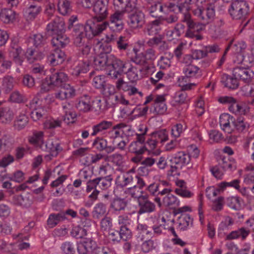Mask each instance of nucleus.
I'll return each mask as SVG.
<instances>
[{
    "instance_id": "nucleus-50",
    "label": "nucleus",
    "mask_w": 254,
    "mask_h": 254,
    "mask_svg": "<svg viewBox=\"0 0 254 254\" xmlns=\"http://www.w3.org/2000/svg\"><path fill=\"white\" fill-rule=\"evenodd\" d=\"M166 53L165 56L161 57L158 61V65L160 69H167L169 68L171 65V60L173 58V55L171 53Z\"/></svg>"
},
{
    "instance_id": "nucleus-3",
    "label": "nucleus",
    "mask_w": 254,
    "mask_h": 254,
    "mask_svg": "<svg viewBox=\"0 0 254 254\" xmlns=\"http://www.w3.org/2000/svg\"><path fill=\"white\" fill-rule=\"evenodd\" d=\"M154 201L160 208L164 206L170 209H175V215L186 212L189 209V207L187 206L176 209L179 206L180 202L178 198L172 194H168L163 198L162 201L159 196H156L154 198Z\"/></svg>"
},
{
    "instance_id": "nucleus-11",
    "label": "nucleus",
    "mask_w": 254,
    "mask_h": 254,
    "mask_svg": "<svg viewBox=\"0 0 254 254\" xmlns=\"http://www.w3.org/2000/svg\"><path fill=\"white\" fill-rule=\"evenodd\" d=\"M149 194H144V196H142L138 202L139 209L138 213L139 214L143 213H150L154 212L156 210V205L153 202L149 199Z\"/></svg>"
},
{
    "instance_id": "nucleus-57",
    "label": "nucleus",
    "mask_w": 254,
    "mask_h": 254,
    "mask_svg": "<svg viewBox=\"0 0 254 254\" xmlns=\"http://www.w3.org/2000/svg\"><path fill=\"white\" fill-rule=\"evenodd\" d=\"M227 205L234 210H239L241 207L240 198L237 196L229 197L226 199Z\"/></svg>"
},
{
    "instance_id": "nucleus-22",
    "label": "nucleus",
    "mask_w": 254,
    "mask_h": 254,
    "mask_svg": "<svg viewBox=\"0 0 254 254\" xmlns=\"http://www.w3.org/2000/svg\"><path fill=\"white\" fill-rule=\"evenodd\" d=\"M93 146L99 151L105 150L107 153H110L115 151L116 147L113 146H107V141L106 139L98 137L94 140Z\"/></svg>"
},
{
    "instance_id": "nucleus-48",
    "label": "nucleus",
    "mask_w": 254,
    "mask_h": 254,
    "mask_svg": "<svg viewBox=\"0 0 254 254\" xmlns=\"http://www.w3.org/2000/svg\"><path fill=\"white\" fill-rule=\"evenodd\" d=\"M245 170L247 173L244 177V183L247 185L254 183V164H248Z\"/></svg>"
},
{
    "instance_id": "nucleus-31",
    "label": "nucleus",
    "mask_w": 254,
    "mask_h": 254,
    "mask_svg": "<svg viewBox=\"0 0 254 254\" xmlns=\"http://www.w3.org/2000/svg\"><path fill=\"white\" fill-rule=\"evenodd\" d=\"M89 63L86 61H78L74 64L71 73L77 76L81 73H86L89 70Z\"/></svg>"
},
{
    "instance_id": "nucleus-61",
    "label": "nucleus",
    "mask_w": 254,
    "mask_h": 254,
    "mask_svg": "<svg viewBox=\"0 0 254 254\" xmlns=\"http://www.w3.org/2000/svg\"><path fill=\"white\" fill-rule=\"evenodd\" d=\"M151 135L153 136V138L156 140L158 144L165 142L168 139V134L165 129H162L153 132Z\"/></svg>"
},
{
    "instance_id": "nucleus-41",
    "label": "nucleus",
    "mask_w": 254,
    "mask_h": 254,
    "mask_svg": "<svg viewBox=\"0 0 254 254\" xmlns=\"http://www.w3.org/2000/svg\"><path fill=\"white\" fill-rule=\"evenodd\" d=\"M189 100L187 93L183 91H178L175 94L173 97V105H181L187 103Z\"/></svg>"
},
{
    "instance_id": "nucleus-18",
    "label": "nucleus",
    "mask_w": 254,
    "mask_h": 254,
    "mask_svg": "<svg viewBox=\"0 0 254 254\" xmlns=\"http://www.w3.org/2000/svg\"><path fill=\"white\" fill-rule=\"evenodd\" d=\"M190 161V154L183 151L178 152L175 154L171 159L172 164L178 165V167L183 168V167L188 165Z\"/></svg>"
},
{
    "instance_id": "nucleus-47",
    "label": "nucleus",
    "mask_w": 254,
    "mask_h": 254,
    "mask_svg": "<svg viewBox=\"0 0 254 254\" xmlns=\"http://www.w3.org/2000/svg\"><path fill=\"white\" fill-rule=\"evenodd\" d=\"M233 126L234 130L236 129L238 132H243L249 128L250 125L244 118L240 117L237 119L234 118Z\"/></svg>"
},
{
    "instance_id": "nucleus-44",
    "label": "nucleus",
    "mask_w": 254,
    "mask_h": 254,
    "mask_svg": "<svg viewBox=\"0 0 254 254\" xmlns=\"http://www.w3.org/2000/svg\"><path fill=\"white\" fill-rule=\"evenodd\" d=\"M127 206V203L124 199L117 198L114 199L111 202L110 208L112 212L117 213L123 210Z\"/></svg>"
},
{
    "instance_id": "nucleus-55",
    "label": "nucleus",
    "mask_w": 254,
    "mask_h": 254,
    "mask_svg": "<svg viewBox=\"0 0 254 254\" xmlns=\"http://www.w3.org/2000/svg\"><path fill=\"white\" fill-rule=\"evenodd\" d=\"M14 78L9 75L4 76L2 80L1 89L6 92H9L14 86Z\"/></svg>"
},
{
    "instance_id": "nucleus-23",
    "label": "nucleus",
    "mask_w": 254,
    "mask_h": 254,
    "mask_svg": "<svg viewBox=\"0 0 254 254\" xmlns=\"http://www.w3.org/2000/svg\"><path fill=\"white\" fill-rule=\"evenodd\" d=\"M234 224V221L231 217L227 216L220 222L218 228V235L222 238L225 236L227 231Z\"/></svg>"
},
{
    "instance_id": "nucleus-5",
    "label": "nucleus",
    "mask_w": 254,
    "mask_h": 254,
    "mask_svg": "<svg viewBox=\"0 0 254 254\" xmlns=\"http://www.w3.org/2000/svg\"><path fill=\"white\" fill-rule=\"evenodd\" d=\"M193 13L204 23L208 24L214 19L215 16V6L213 4H210L204 9L197 7L193 10Z\"/></svg>"
},
{
    "instance_id": "nucleus-64",
    "label": "nucleus",
    "mask_w": 254,
    "mask_h": 254,
    "mask_svg": "<svg viewBox=\"0 0 254 254\" xmlns=\"http://www.w3.org/2000/svg\"><path fill=\"white\" fill-rule=\"evenodd\" d=\"M177 8H178V5L174 2L167 1L160 5L159 11L161 12L167 13L170 11H174Z\"/></svg>"
},
{
    "instance_id": "nucleus-42",
    "label": "nucleus",
    "mask_w": 254,
    "mask_h": 254,
    "mask_svg": "<svg viewBox=\"0 0 254 254\" xmlns=\"http://www.w3.org/2000/svg\"><path fill=\"white\" fill-rule=\"evenodd\" d=\"M13 202L25 207H29L32 204V200L28 195H17L13 197Z\"/></svg>"
},
{
    "instance_id": "nucleus-40",
    "label": "nucleus",
    "mask_w": 254,
    "mask_h": 254,
    "mask_svg": "<svg viewBox=\"0 0 254 254\" xmlns=\"http://www.w3.org/2000/svg\"><path fill=\"white\" fill-rule=\"evenodd\" d=\"M26 56L28 63L29 64H33L34 62L42 59L44 55L42 53L38 51L28 49L26 51Z\"/></svg>"
},
{
    "instance_id": "nucleus-56",
    "label": "nucleus",
    "mask_w": 254,
    "mask_h": 254,
    "mask_svg": "<svg viewBox=\"0 0 254 254\" xmlns=\"http://www.w3.org/2000/svg\"><path fill=\"white\" fill-rule=\"evenodd\" d=\"M108 160L112 162L113 165L119 167L122 166L124 163L123 155L118 153L109 156Z\"/></svg>"
},
{
    "instance_id": "nucleus-1",
    "label": "nucleus",
    "mask_w": 254,
    "mask_h": 254,
    "mask_svg": "<svg viewBox=\"0 0 254 254\" xmlns=\"http://www.w3.org/2000/svg\"><path fill=\"white\" fill-rule=\"evenodd\" d=\"M109 26V23L107 21H99L94 19L93 21H88L85 26L83 25H77L75 26L73 30V36H74V43L78 47L83 45L85 36L89 35L90 32L93 36H96L101 34Z\"/></svg>"
},
{
    "instance_id": "nucleus-33",
    "label": "nucleus",
    "mask_w": 254,
    "mask_h": 254,
    "mask_svg": "<svg viewBox=\"0 0 254 254\" xmlns=\"http://www.w3.org/2000/svg\"><path fill=\"white\" fill-rule=\"evenodd\" d=\"M58 11L62 15H69L72 11V6L69 0H58Z\"/></svg>"
},
{
    "instance_id": "nucleus-32",
    "label": "nucleus",
    "mask_w": 254,
    "mask_h": 254,
    "mask_svg": "<svg viewBox=\"0 0 254 254\" xmlns=\"http://www.w3.org/2000/svg\"><path fill=\"white\" fill-rule=\"evenodd\" d=\"M66 217L64 214L52 213L49 215L47 221V225L49 228H53L56 226L60 222L64 220Z\"/></svg>"
},
{
    "instance_id": "nucleus-38",
    "label": "nucleus",
    "mask_w": 254,
    "mask_h": 254,
    "mask_svg": "<svg viewBox=\"0 0 254 254\" xmlns=\"http://www.w3.org/2000/svg\"><path fill=\"white\" fill-rule=\"evenodd\" d=\"M186 76L189 78H198L201 75V71L197 66L189 65L183 69Z\"/></svg>"
},
{
    "instance_id": "nucleus-28",
    "label": "nucleus",
    "mask_w": 254,
    "mask_h": 254,
    "mask_svg": "<svg viewBox=\"0 0 254 254\" xmlns=\"http://www.w3.org/2000/svg\"><path fill=\"white\" fill-rule=\"evenodd\" d=\"M238 79V78L235 77L234 76L232 77L227 74L224 73L222 75L221 82L225 87L229 89H235L239 85Z\"/></svg>"
},
{
    "instance_id": "nucleus-54",
    "label": "nucleus",
    "mask_w": 254,
    "mask_h": 254,
    "mask_svg": "<svg viewBox=\"0 0 254 254\" xmlns=\"http://www.w3.org/2000/svg\"><path fill=\"white\" fill-rule=\"evenodd\" d=\"M127 192L131 197L137 198L138 202L141 200L142 196H144V192L136 186L127 189Z\"/></svg>"
},
{
    "instance_id": "nucleus-58",
    "label": "nucleus",
    "mask_w": 254,
    "mask_h": 254,
    "mask_svg": "<svg viewBox=\"0 0 254 254\" xmlns=\"http://www.w3.org/2000/svg\"><path fill=\"white\" fill-rule=\"evenodd\" d=\"M62 254H75V249L74 244L68 241L65 242L61 245Z\"/></svg>"
},
{
    "instance_id": "nucleus-46",
    "label": "nucleus",
    "mask_w": 254,
    "mask_h": 254,
    "mask_svg": "<svg viewBox=\"0 0 254 254\" xmlns=\"http://www.w3.org/2000/svg\"><path fill=\"white\" fill-rule=\"evenodd\" d=\"M233 61L236 64H243L248 66L253 62V58L249 56H245L244 54L234 53Z\"/></svg>"
},
{
    "instance_id": "nucleus-15",
    "label": "nucleus",
    "mask_w": 254,
    "mask_h": 254,
    "mask_svg": "<svg viewBox=\"0 0 254 254\" xmlns=\"http://www.w3.org/2000/svg\"><path fill=\"white\" fill-rule=\"evenodd\" d=\"M153 113L156 115H164L166 113L167 106L166 104L165 95H157L154 99L153 103Z\"/></svg>"
},
{
    "instance_id": "nucleus-52",
    "label": "nucleus",
    "mask_w": 254,
    "mask_h": 254,
    "mask_svg": "<svg viewBox=\"0 0 254 254\" xmlns=\"http://www.w3.org/2000/svg\"><path fill=\"white\" fill-rule=\"evenodd\" d=\"M100 224L102 231L109 233L113 227L112 218L109 216H105L101 219Z\"/></svg>"
},
{
    "instance_id": "nucleus-25",
    "label": "nucleus",
    "mask_w": 254,
    "mask_h": 254,
    "mask_svg": "<svg viewBox=\"0 0 254 254\" xmlns=\"http://www.w3.org/2000/svg\"><path fill=\"white\" fill-rule=\"evenodd\" d=\"M250 234V230H248L245 227H241L226 235L225 239L226 240H232L241 238L242 240H245Z\"/></svg>"
},
{
    "instance_id": "nucleus-36",
    "label": "nucleus",
    "mask_w": 254,
    "mask_h": 254,
    "mask_svg": "<svg viewBox=\"0 0 254 254\" xmlns=\"http://www.w3.org/2000/svg\"><path fill=\"white\" fill-rule=\"evenodd\" d=\"M15 19V12L9 8H3L0 11V20L5 23H10Z\"/></svg>"
},
{
    "instance_id": "nucleus-27",
    "label": "nucleus",
    "mask_w": 254,
    "mask_h": 254,
    "mask_svg": "<svg viewBox=\"0 0 254 254\" xmlns=\"http://www.w3.org/2000/svg\"><path fill=\"white\" fill-rule=\"evenodd\" d=\"M52 37V44L53 46L57 47V48L64 47L69 42V38L63 32L59 33Z\"/></svg>"
},
{
    "instance_id": "nucleus-59",
    "label": "nucleus",
    "mask_w": 254,
    "mask_h": 254,
    "mask_svg": "<svg viewBox=\"0 0 254 254\" xmlns=\"http://www.w3.org/2000/svg\"><path fill=\"white\" fill-rule=\"evenodd\" d=\"M186 128L187 126L185 124H177L172 127L171 135L175 138L179 137Z\"/></svg>"
},
{
    "instance_id": "nucleus-17",
    "label": "nucleus",
    "mask_w": 254,
    "mask_h": 254,
    "mask_svg": "<svg viewBox=\"0 0 254 254\" xmlns=\"http://www.w3.org/2000/svg\"><path fill=\"white\" fill-rule=\"evenodd\" d=\"M113 122L107 120H102L92 127V132L90 135L95 136L99 134H103L107 130L110 129L113 126Z\"/></svg>"
},
{
    "instance_id": "nucleus-63",
    "label": "nucleus",
    "mask_w": 254,
    "mask_h": 254,
    "mask_svg": "<svg viewBox=\"0 0 254 254\" xmlns=\"http://www.w3.org/2000/svg\"><path fill=\"white\" fill-rule=\"evenodd\" d=\"M156 245L154 241L149 239L145 240L141 245L142 252L145 253H149L155 249Z\"/></svg>"
},
{
    "instance_id": "nucleus-35",
    "label": "nucleus",
    "mask_w": 254,
    "mask_h": 254,
    "mask_svg": "<svg viewBox=\"0 0 254 254\" xmlns=\"http://www.w3.org/2000/svg\"><path fill=\"white\" fill-rule=\"evenodd\" d=\"M127 62H124L114 55H109L108 67L113 69L124 70Z\"/></svg>"
},
{
    "instance_id": "nucleus-26",
    "label": "nucleus",
    "mask_w": 254,
    "mask_h": 254,
    "mask_svg": "<svg viewBox=\"0 0 254 254\" xmlns=\"http://www.w3.org/2000/svg\"><path fill=\"white\" fill-rule=\"evenodd\" d=\"M193 219L188 214H182L177 219L178 227L181 230H186L192 225Z\"/></svg>"
},
{
    "instance_id": "nucleus-7",
    "label": "nucleus",
    "mask_w": 254,
    "mask_h": 254,
    "mask_svg": "<svg viewBox=\"0 0 254 254\" xmlns=\"http://www.w3.org/2000/svg\"><path fill=\"white\" fill-rule=\"evenodd\" d=\"M109 0H97L93 7L95 13L93 19L104 20L108 15V4Z\"/></svg>"
},
{
    "instance_id": "nucleus-30",
    "label": "nucleus",
    "mask_w": 254,
    "mask_h": 254,
    "mask_svg": "<svg viewBox=\"0 0 254 254\" xmlns=\"http://www.w3.org/2000/svg\"><path fill=\"white\" fill-rule=\"evenodd\" d=\"M14 113L9 107L0 108V121L4 124H9L13 120Z\"/></svg>"
},
{
    "instance_id": "nucleus-4",
    "label": "nucleus",
    "mask_w": 254,
    "mask_h": 254,
    "mask_svg": "<svg viewBox=\"0 0 254 254\" xmlns=\"http://www.w3.org/2000/svg\"><path fill=\"white\" fill-rule=\"evenodd\" d=\"M249 11L248 3L245 0H237L233 1L229 8V12L233 19L244 18Z\"/></svg>"
},
{
    "instance_id": "nucleus-13",
    "label": "nucleus",
    "mask_w": 254,
    "mask_h": 254,
    "mask_svg": "<svg viewBox=\"0 0 254 254\" xmlns=\"http://www.w3.org/2000/svg\"><path fill=\"white\" fill-rule=\"evenodd\" d=\"M98 247L93 240L85 239L78 244L77 250L78 254H91Z\"/></svg>"
},
{
    "instance_id": "nucleus-51",
    "label": "nucleus",
    "mask_w": 254,
    "mask_h": 254,
    "mask_svg": "<svg viewBox=\"0 0 254 254\" xmlns=\"http://www.w3.org/2000/svg\"><path fill=\"white\" fill-rule=\"evenodd\" d=\"M220 165L224 172L226 171H232L236 169L235 161L228 158H223Z\"/></svg>"
},
{
    "instance_id": "nucleus-34",
    "label": "nucleus",
    "mask_w": 254,
    "mask_h": 254,
    "mask_svg": "<svg viewBox=\"0 0 254 254\" xmlns=\"http://www.w3.org/2000/svg\"><path fill=\"white\" fill-rule=\"evenodd\" d=\"M133 176L131 172H128L118 176L116 179V184L122 188L130 184L133 182Z\"/></svg>"
},
{
    "instance_id": "nucleus-39",
    "label": "nucleus",
    "mask_w": 254,
    "mask_h": 254,
    "mask_svg": "<svg viewBox=\"0 0 254 254\" xmlns=\"http://www.w3.org/2000/svg\"><path fill=\"white\" fill-rule=\"evenodd\" d=\"M94 50L96 55H107L112 51V47L110 44L100 41L95 45Z\"/></svg>"
},
{
    "instance_id": "nucleus-53",
    "label": "nucleus",
    "mask_w": 254,
    "mask_h": 254,
    "mask_svg": "<svg viewBox=\"0 0 254 254\" xmlns=\"http://www.w3.org/2000/svg\"><path fill=\"white\" fill-rule=\"evenodd\" d=\"M128 150L131 153L141 155L144 153L145 149L143 144L137 141H133L129 144Z\"/></svg>"
},
{
    "instance_id": "nucleus-8",
    "label": "nucleus",
    "mask_w": 254,
    "mask_h": 254,
    "mask_svg": "<svg viewBox=\"0 0 254 254\" xmlns=\"http://www.w3.org/2000/svg\"><path fill=\"white\" fill-rule=\"evenodd\" d=\"M46 29L48 36H55L63 32L64 29V22L62 18L56 16L47 25Z\"/></svg>"
},
{
    "instance_id": "nucleus-16",
    "label": "nucleus",
    "mask_w": 254,
    "mask_h": 254,
    "mask_svg": "<svg viewBox=\"0 0 254 254\" xmlns=\"http://www.w3.org/2000/svg\"><path fill=\"white\" fill-rule=\"evenodd\" d=\"M76 108L80 111L87 113L92 110V99L90 96L84 94L77 99Z\"/></svg>"
},
{
    "instance_id": "nucleus-12",
    "label": "nucleus",
    "mask_w": 254,
    "mask_h": 254,
    "mask_svg": "<svg viewBox=\"0 0 254 254\" xmlns=\"http://www.w3.org/2000/svg\"><path fill=\"white\" fill-rule=\"evenodd\" d=\"M46 149L49 154L45 156L47 160H50L53 157L58 156L60 152L63 150L61 144L57 140H49L46 144Z\"/></svg>"
},
{
    "instance_id": "nucleus-29",
    "label": "nucleus",
    "mask_w": 254,
    "mask_h": 254,
    "mask_svg": "<svg viewBox=\"0 0 254 254\" xmlns=\"http://www.w3.org/2000/svg\"><path fill=\"white\" fill-rule=\"evenodd\" d=\"M109 56L106 55H96L94 60L95 68L97 70H105L108 67Z\"/></svg>"
},
{
    "instance_id": "nucleus-62",
    "label": "nucleus",
    "mask_w": 254,
    "mask_h": 254,
    "mask_svg": "<svg viewBox=\"0 0 254 254\" xmlns=\"http://www.w3.org/2000/svg\"><path fill=\"white\" fill-rule=\"evenodd\" d=\"M71 235L76 239L82 238L87 235L86 230L79 226H76L72 228Z\"/></svg>"
},
{
    "instance_id": "nucleus-9",
    "label": "nucleus",
    "mask_w": 254,
    "mask_h": 254,
    "mask_svg": "<svg viewBox=\"0 0 254 254\" xmlns=\"http://www.w3.org/2000/svg\"><path fill=\"white\" fill-rule=\"evenodd\" d=\"M125 11L117 10L112 14L110 18V28L114 31H120L124 28L123 20L124 18Z\"/></svg>"
},
{
    "instance_id": "nucleus-37",
    "label": "nucleus",
    "mask_w": 254,
    "mask_h": 254,
    "mask_svg": "<svg viewBox=\"0 0 254 254\" xmlns=\"http://www.w3.org/2000/svg\"><path fill=\"white\" fill-rule=\"evenodd\" d=\"M68 79V76L63 72H58L53 74L50 77L51 83L55 86H61Z\"/></svg>"
},
{
    "instance_id": "nucleus-20",
    "label": "nucleus",
    "mask_w": 254,
    "mask_h": 254,
    "mask_svg": "<svg viewBox=\"0 0 254 254\" xmlns=\"http://www.w3.org/2000/svg\"><path fill=\"white\" fill-rule=\"evenodd\" d=\"M124 72L126 74L128 80L133 82L139 79V70L138 67L132 65L130 62L127 63L124 69Z\"/></svg>"
},
{
    "instance_id": "nucleus-10",
    "label": "nucleus",
    "mask_w": 254,
    "mask_h": 254,
    "mask_svg": "<svg viewBox=\"0 0 254 254\" xmlns=\"http://www.w3.org/2000/svg\"><path fill=\"white\" fill-rule=\"evenodd\" d=\"M204 25L199 23L193 21L191 23H189L186 33V36L196 40H201L203 37L200 33L204 29Z\"/></svg>"
},
{
    "instance_id": "nucleus-19",
    "label": "nucleus",
    "mask_w": 254,
    "mask_h": 254,
    "mask_svg": "<svg viewBox=\"0 0 254 254\" xmlns=\"http://www.w3.org/2000/svg\"><path fill=\"white\" fill-rule=\"evenodd\" d=\"M144 15L142 12H137L130 14L129 16L128 24L132 29L140 28L144 24Z\"/></svg>"
},
{
    "instance_id": "nucleus-6",
    "label": "nucleus",
    "mask_w": 254,
    "mask_h": 254,
    "mask_svg": "<svg viewBox=\"0 0 254 254\" xmlns=\"http://www.w3.org/2000/svg\"><path fill=\"white\" fill-rule=\"evenodd\" d=\"M233 76L245 83H251L254 77V71L250 68L237 66L233 68Z\"/></svg>"
},
{
    "instance_id": "nucleus-43",
    "label": "nucleus",
    "mask_w": 254,
    "mask_h": 254,
    "mask_svg": "<svg viewBox=\"0 0 254 254\" xmlns=\"http://www.w3.org/2000/svg\"><path fill=\"white\" fill-rule=\"evenodd\" d=\"M111 129L108 131L110 137L115 139L118 137H122L124 136L123 123H121L112 126Z\"/></svg>"
},
{
    "instance_id": "nucleus-45",
    "label": "nucleus",
    "mask_w": 254,
    "mask_h": 254,
    "mask_svg": "<svg viewBox=\"0 0 254 254\" xmlns=\"http://www.w3.org/2000/svg\"><path fill=\"white\" fill-rule=\"evenodd\" d=\"M107 208L102 202L97 203L92 211V216L95 219H99L106 214Z\"/></svg>"
},
{
    "instance_id": "nucleus-49",
    "label": "nucleus",
    "mask_w": 254,
    "mask_h": 254,
    "mask_svg": "<svg viewBox=\"0 0 254 254\" xmlns=\"http://www.w3.org/2000/svg\"><path fill=\"white\" fill-rule=\"evenodd\" d=\"M28 118L24 114H20L17 116L14 122V127L15 129L20 130L23 129L28 124Z\"/></svg>"
},
{
    "instance_id": "nucleus-2",
    "label": "nucleus",
    "mask_w": 254,
    "mask_h": 254,
    "mask_svg": "<svg viewBox=\"0 0 254 254\" xmlns=\"http://www.w3.org/2000/svg\"><path fill=\"white\" fill-rule=\"evenodd\" d=\"M112 181L113 178L111 175L89 180L86 183V191L89 192L93 190V192L89 195V197L93 200H96L99 194L98 188L102 190H107L111 187Z\"/></svg>"
},
{
    "instance_id": "nucleus-14",
    "label": "nucleus",
    "mask_w": 254,
    "mask_h": 254,
    "mask_svg": "<svg viewBox=\"0 0 254 254\" xmlns=\"http://www.w3.org/2000/svg\"><path fill=\"white\" fill-rule=\"evenodd\" d=\"M9 53L14 62L18 65H21L23 60V52L21 48L15 42L10 44Z\"/></svg>"
},
{
    "instance_id": "nucleus-21",
    "label": "nucleus",
    "mask_w": 254,
    "mask_h": 254,
    "mask_svg": "<svg viewBox=\"0 0 254 254\" xmlns=\"http://www.w3.org/2000/svg\"><path fill=\"white\" fill-rule=\"evenodd\" d=\"M64 59V53L59 48H56L48 57V61L53 66L62 64Z\"/></svg>"
},
{
    "instance_id": "nucleus-60",
    "label": "nucleus",
    "mask_w": 254,
    "mask_h": 254,
    "mask_svg": "<svg viewBox=\"0 0 254 254\" xmlns=\"http://www.w3.org/2000/svg\"><path fill=\"white\" fill-rule=\"evenodd\" d=\"M241 94L245 97H254V84L246 83L240 89Z\"/></svg>"
},
{
    "instance_id": "nucleus-24",
    "label": "nucleus",
    "mask_w": 254,
    "mask_h": 254,
    "mask_svg": "<svg viewBox=\"0 0 254 254\" xmlns=\"http://www.w3.org/2000/svg\"><path fill=\"white\" fill-rule=\"evenodd\" d=\"M41 6L37 4H31L27 7L24 12V15L27 20H33L41 13Z\"/></svg>"
}]
</instances>
